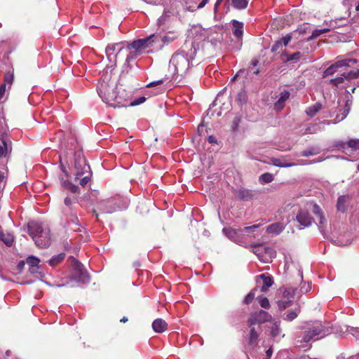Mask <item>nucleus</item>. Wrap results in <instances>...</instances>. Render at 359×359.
Returning a JSON list of instances; mask_svg holds the SVG:
<instances>
[{
	"instance_id": "46",
	"label": "nucleus",
	"mask_w": 359,
	"mask_h": 359,
	"mask_svg": "<svg viewBox=\"0 0 359 359\" xmlns=\"http://www.w3.org/2000/svg\"><path fill=\"white\" fill-rule=\"evenodd\" d=\"M255 290H256V288L253 289L251 292H250L246 295V297H245V299H244V303L245 304H250V303H252V302L253 301V299L255 297Z\"/></svg>"
},
{
	"instance_id": "7",
	"label": "nucleus",
	"mask_w": 359,
	"mask_h": 359,
	"mask_svg": "<svg viewBox=\"0 0 359 359\" xmlns=\"http://www.w3.org/2000/svg\"><path fill=\"white\" fill-rule=\"evenodd\" d=\"M358 62L356 59H344L338 60L334 64L328 67L323 72V77L325 78L328 76H332L337 72H341V69L345 67H351L352 65H355Z\"/></svg>"
},
{
	"instance_id": "35",
	"label": "nucleus",
	"mask_w": 359,
	"mask_h": 359,
	"mask_svg": "<svg viewBox=\"0 0 359 359\" xmlns=\"http://www.w3.org/2000/svg\"><path fill=\"white\" fill-rule=\"evenodd\" d=\"M329 31H330V29H327V28H324V29H315L312 32V34L307 39V41H309L313 40V39H316L317 37H318L320 34L327 33Z\"/></svg>"
},
{
	"instance_id": "55",
	"label": "nucleus",
	"mask_w": 359,
	"mask_h": 359,
	"mask_svg": "<svg viewBox=\"0 0 359 359\" xmlns=\"http://www.w3.org/2000/svg\"><path fill=\"white\" fill-rule=\"evenodd\" d=\"M259 226V224H254L252 226H245L243 229V231L245 232H250V231H254L255 229H257Z\"/></svg>"
},
{
	"instance_id": "13",
	"label": "nucleus",
	"mask_w": 359,
	"mask_h": 359,
	"mask_svg": "<svg viewBox=\"0 0 359 359\" xmlns=\"http://www.w3.org/2000/svg\"><path fill=\"white\" fill-rule=\"evenodd\" d=\"M296 219L303 228L309 227L313 222V219L311 217L309 212L303 210H300L298 212Z\"/></svg>"
},
{
	"instance_id": "22",
	"label": "nucleus",
	"mask_w": 359,
	"mask_h": 359,
	"mask_svg": "<svg viewBox=\"0 0 359 359\" xmlns=\"http://www.w3.org/2000/svg\"><path fill=\"white\" fill-rule=\"evenodd\" d=\"M157 35L159 39L155 42L156 49L161 48L165 43H169L172 42L175 39L174 37H171L169 35H165L163 36H161L158 34Z\"/></svg>"
},
{
	"instance_id": "53",
	"label": "nucleus",
	"mask_w": 359,
	"mask_h": 359,
	"mask_svg": "<svg viewBox=\"0 0 359 359\" xmlns=\"http://www.w3.org/2000/svg\"><path fill=\"white\" fill-rule=\"evenodd\" d=\"M290 95V94L287 90H284L283 92L281 93L280 97H279V99L283 102H285L289 98Z\"/></svg>"
},
{
	"instance_id": "4",
	"label": "nucleus",
	"mask_w": 359,
	"mask_h": 359,
	"mask_svg": "<svg viewBox=\"0 0 359 359\" xmlns=\"http://www.w3.org/2000/svg\"><path fill=\"white\" fill-rule=\"evenodd\" d=\"M97 90L100 97L104 102L113 105L114 107H116L115 103H112V102L121 104V102L118 100V97L116 94L114 86H111L107 82H102L97 87Z\"/></svg>"
},
{
	"instance_id": "39",
	"label": "nucleus",
	"mask_w": 359,
	"mask_h": 359,
	"mask_svg": "<svg viewBox=\"0 0 359 359\" xmlns=\"http://www.w3.org/2000/svg\"><path fill=\"white\" fill-rule=\"evenodd\" d=\"M273 180V176L269 172L264 173L259 177V182L261 184L269 183L272 182Z\"/></svg>"
},
{
	"instance_id": "9",
	"label": "nucleus",
	"mask_w": 359,
	"mask_h": 359,
	"mask_svg": "<svg viewBox=\"0 0 359 359\" xmlns=\"http://www.w3.org/2000/svg\"><path fill=\"white\" fill-rule=\"evenodd\" d=\"M123 42L109 44L107 46L105 53L109 61L116 62L117 57L122 51L126 50Z\"/></svg>"
},
{
	"instance_id": "29",
	"label": "nucleus",
	"mask_w": 359,
	"mask_h": 359,
	"mask_svg": "<svg viewBox=\"0 0 359 359\" xmlns=\"http://www.w3.org/2000/svg\"><path fill=\"white\" fill-rule=\"evenodd\" d=\"M271 164L280 167V168H287V167H292L294 166V163H286L283 159L281 158H271Z\"/></svg>"
},
{
	"instance_id": "30",
	"label": "nucleus",
	"mask_w": 359,
	"mask_h": 359,
	"mask_svg": "<svg viewBox=\"0 0 359 359\" xmlns=\"http://www.w3.org/2000/svg\"><path fill=\"white\" fill-rule=\"evenodd\" d=\"M321 109L322 104L316 102L315 104L307 108L306 113L309 116L313 117Z\"/></svg>"
},
{
	"instance_id": "20",
	"label": "nucleus",
	"mask_w": 359,
	"mask_h": 359,
	"mask_svg": "<svg viewBox=\"0 0 359 359\" xmlns=\"http://www.w3.org/2000/svg\"><path fill=\"white\" fill-rule=\"evenodd\" d=\"M341 148L344 150L351 149V151L359 150V139H351L347 142H343Z\"/></svg>"
},
{
	"instance_id": "42",
	"label": "nucleus",
	"mask_w": 359,
	"mask_h": 359,
	"mask_svg": "<svg viewBox=\"0 0 359 359\" xmlns=\"http://www.w3.org/2000/svg\"><path fill=\"white\" fill-rule=\"evenodd\" d=\"M292 301L291 299L289 300H279L278 301V306L280 310L283 311L286 308L291 306Z\"/></svg>"
},
{
	"instance_id": "41",
	"label": "nucleus",
	"mask_w": 359,
	"mask_h": 359,
	"mask_svg": "<svg viewBox=\"0 0 359 359\" xmlns=\"http://www.w3.org/2000/svg\"><path fill=\"white\" fill-rule=\"evenodd\" d=\"M319 153H320V150L318 149L310 148V149L303 151L302 153V156L308 157L310 156H314V155L318 154Z\"/></svg>"
},
{
	"instance_id": "25",
	"label": "nucleus",
	"mask_w": 359,
	"mask_h": 359,
	"mask_svg": "<svg viewBox=\"0 0 359 359\" xmlns=\"http://www.w3.org/2000/svg\"><path fill=\"white\" fill-rule=\"evenodd\" d=\"M232 25L233 27V33L234 36L237 38H241L243 36V24L241 22L233 20L232 21Z\"/></svg>"
},
{
	"instance_id": "21",
	"label": "nucleus",
	"mask_w": 359,
	"mask_h": 359,
	"mask_svg": "<svg viewBox=\"0 0 359 359\" xmlns=\"http://www.w3.org/2000/svg\"><path fill=\"white\" fill-rule=\"evenodd\" d=\"M283 56L285 57V62H298L302 59L304 57V54L301 52H296L292 54H288L287 52H284L283 53Z\"/></svg>"
},
{
	"instance_id": "23",
	"label": "nucleus",
	"mask_w": 359,
	"mask_h": 359,
	"mask_svg": "<svg viewBox=\"0 0 359 359\" xmlns=\"http://www.w3.org/2000/svg\"><path fill=\"white\" fill-rule=\"evenodd\" d=\"M253 195L251 191L242 188L236 193V197L241 200L248 201L252 198Z\"/></svg>"
},
{
	"instance_id": "36",
	"label": "nucleus",
	"mask_w": 359,
	"mask_h": 359,
	"mask_svg": "<svg viewBox=\"0 0 359 359\" xmlns=\"http://www.w3.org/2000/svg\"><path fill=\"white\" fill-rule=\"evenodd\" d=\"M13 80H14L13 74L11 72H7L4 75L3 84H5L6 86L8 85V88H11V85L13 82Z\"/></svg>"
},
{
	"instance_id": "27",
	"label": "nucleus",
	"mask_w": 359,
	"mask_h": 359,
	"mask_svg": "<svg viewBox=\"0 0 359 359\" xmlns=\"http://www.w3.org/2000/svg\"><path fill=\"white\" fill-rule=\"evenodd\" d=\"M342 4L349 11L353 8L356 11H359V0H343Z\"/></svg>"
},
{
	"instance_id": "43",
	"label": "nucleus",
	"mask_w": 359,
	"mask_h": 359,
	"mask_svg": "<svg viewBox=\"0 0 359 359\" xmlns=\"http://www.w3.org/2000/svg\"><path fill=\"white\" fill-rule=\"evenodd\" d=\"M259 305L264 309H269L270 307V303L267 297H258Z\"/></svg>"
},
{
	"instance_id": "28",
	"label": "nucleus",
	"mask_w": 359,
	"mask_h": 359,
	"mask_svg": "<svg viewBox=\"0 0 359 359\" xmlns=\"http://www.w3.org/2000/svg\"><path fill=\"white\" fill-rule=\"evenodd\" d=\"M283 230L281 223H274L267 226L266 231L269 233L278 234Z\"/></svg>"
},
{
	"instance_id": "18",
	"label": "nucleus",
	"mask_w": 359,
	"mask_h": 359,
	"mask_svg": "<svg viewBox=\"0 0 359 359\" xmlns=\"http://www.w3.org/2000/svg\"><path fill=\"white\" fill-rule=\"evenodd\" d=\"M257 278H260L263 280V285L261 287V292H266L269 288L273 284V278L267 273H263L258 276Z\"/></svg>"
},
{
	"instance_id": "33",
	"label": "nucleus",
	"mask_w": 359,
	"mask_h": 359,
	"mask_svg": "<svg viewBox=\"0 0 359 359\" xmlns=\"http://www.w3.org/2000/svg\"><path fill=\"white\" fill-rule=\"evenodd\" d=\"M313 212L320 218V224H323L325 222V219L323 217L322 210L318 205L314 204L313 208Z\"/></svg>"
},
{
	"instance_id": "63",
	"label": "nucleus",
	"mask_w": 359,
	"mask_h": 359,
	"mask_svg": "<svg viewBox=\"0 0 359 359\" xmlns=\"http://www.w3.org/2000/svg\"><path fill=\"white\" fill-rule=\"evenodd\" d=\"M228 231H229V233H236V232H235V230H234V229H229Z\"/></svg>"
},
{
	"instance_id": "49",
	"label": "nucleus",
	"mask_w": 359,
	"mask_h": 359,
	"mask_svg": "<svg viewBox=\"0 0 359 359\" xmlns=\"http://www.w3.org/2000/svg\"><path fill=\"white\" fill-rule=\"evenodd\" d=\"M236 100L240 104H243L246 102L247 95L246 93L243 91H241L238 93Z\"/></svg>"
},
{
	"instance_id": "19",
	"label": "nucleus",
	"mask_w": 359,
	"mask_h": 359,
	"mask_svg": "<svg viewBox=\"0 0 359 359\" xmlns=\"http://www.w3.org/2000/svg\"><path fill=\"white\" fill-rule=\"evenodd\" d=\"M39 262V259L36 257L30 256L27 258L26 263L29 266L30 273H35L38 271Z\"/></svg>"
},
{
	"instance_id": "5",
	"label": "nucleus",
	"mask_w": 359,
	"mask_h": 359,
	"mask_svg": "<svg viewBox=\"0 0 359 359\" xmlns=\"http://www.w3.org/2000/svg\"><path fill=\"white\" fill-rule=\"evenodd\" d=\"M330 333L328 327L321 323H316L305 332L303 341L304 342H309L311 340H318Z\"/></svg>"
},
{
	"instance_id": "32",
	"label": "nucleus",
	"mask_w": 359,
	"mask_h": 359,
	"mask_svg": "<svg viewBox=\"0 0 359 359\" xmlns=\"http://www.w3.org/2000/svg\"><path fill=\"white\" fill-rule=\"evenodd\" d=\"M65 257V254L64 252L60 253L57 255L53 256L50 259L48 260V264L51 266H55L60 263Z\"/></svg>"
},
{
	"instance_id": "57",
	"label": "nucleus",
	"mask_w": 359,
	"mask_h": 359,
	"mask_svg": "<svg viewBox=\"0 0 359 359\" xmlns=\"http://www.w3.org/2000/svg\"><path fill=\"white\" fill-rule=\"evenodd\" d=\"M209 0H202V1L198 4V8H203L208 3Z\"/></svg>"
},
{
	"instance_id": "56",
	"label": "nucleus",
	"mask_w": 359,
	"mask_h": 359,
	"mask_svg": "<svg viewBox=\"0 0 359 359\" xmlns=\"http://www.w3.org/2000/svg\"><path fill=\"white\" fill-rule=\"evenodd\" d=\"M163 83V80H158V81H153L149 84L147 85V87H153V86H158V85H160Z\"/></svg>"
},
{
	"instance_id": "34",
	"label": "nucleus",
	"mask_w": 359,
	"mask_h": 359,
	"mask_svg": "<svg viewBox=\"0 0 359 359\" xmlns=\"http://www.w3.org/2000/svg\"><path fill=\"white\" fill-rule=\"evenodd\" d=\"M280 321L273 323V325L271 327V335L273 337H276L280 334L281 329L280 327Z\"/></svg>"
},
{
	"instance_id": "16",
	"label": "nucleus",
	"mask_w": 359,
	"mask_h": 359,
	"mask_svg": "<svg viewBox=\"0 0 359 359\" xmlns=\"http://www.w3.org/2000/svg\"><path fill=\"white\" fill-rule=\"evenodd\" d=\"M152 328L156 333H163L168 329V323L162 318H156L152 323Z\"/></svg>"
},
{
	"instance_id": "10",
	"label": "nucleus",
	"mask_w": 359,
	"mask_h": 359,
	"mask_svg": "<svg viewBox=\"0 0 359 359\" xmlns=\"http://www.w3.org/2000/svg\"><path fill=\"white\" fill-rule=\"evenodd\" d=\"M72 266L74 271V275L79 281L83 283H89L90 276L84 269L83 264L77 259L73 258Z\"/></svg>"
},
{
	"instance_id": "48",
	"label": "nucleus",
	"mask_w": 359,
	"mask_h": 359,
	"mask_svg": "<svg viewBox=\"0 0 359 359\" xmlns=\"http://www.w3.org/2000/svg\"><path fill=\"white\" fill-rule=\"evenodd\" d=\"M67 219L72 223L77 224L79 222L78 217L76 216V213L74 211V209L69 212L68 215H65Z\"/></svg>"
},
{
	"instance_id": "3",
	"label": "nucleus",
	"mask_w": 359,
	"mask_h": 359,
	"mask_svg": "<svg viewBox=\"0 0 359 359\" xmlns=\"http://www.w3.org/2000/svg\"><path fill=\"white\" fill-rule=\"evenodd\" d=\"M170 67L174 68V72L176 74L182 76L189 67V60L187 54L184 51L173 54L170 60Z\"/></svg>"
},
{
	"instance_id": "52",
	"label": "nucleus",
	"mask_w": 359,
	"mask_h": 359,
	"mask_svg": "<svg viewBox=\"0 0 359 359\" xmlns=\"http://www.w3.org/2000/svg\"><path fill=\"white\" fill-rule=\"evenodd\" d=\"M282 46V41H280V39L276 41L271 47V52L274 53L277 51Z\"/></svg>"
},
{
	"instance_id": "54",
	"label": "nucleus",
	"mask_w": 359,
	"mask_h": 359,
	"mask_svg": "<svg viewBox=\"0 0 359 359\" xmlns=\"http://www.w3.org/2000/svg\"><path fill=\"white\" fill-rule=\"evenodd\" d=\"M284 103L285 102H283L280 99H278V101L274 104V109L277 111L281 110L284 107Z\"/></svg>"
},
{
	"instance_id": "58",
	"label": "nucleus",
	"mask_w": 359,
	"mask_h": 359,
	"mask_svg": "<svg viewBox=\"0 0 359 359\" xmlns=\"http://www.w3.org/2000/svg\"><path fill=\"white\" fill-rule=\"evenodd\" d=\"M25 262L24 261H21L18 263L17 267L19 271H22L25 266Z\"/></svg>"
},
{
	"instance_id": "38",
	"label": "nucleus",
	"mask_w": 359,
	"mask_h": 359,
	"mask_svg": "<svg viewBox=\"0 0 359 359\" xmlns=\"http://www.w3.org/2000/svg\"><path fill=\"white\" fill-rule=\"evenodd\" d=\"M92 176V172L90 171L89 173L87 172L86 174H83L82 177H80L78 180H79V184L82 187H85L88 184V183L90 181Z\"/></svg>"
},
{
	"instance_id": "60",
	"label": "nucleus",
	"mask_w": 359,
	"mask_h": 359,
	"mask_svg": "<svg viewBox=\"0 0 359 359\" xmlns=\"http://www.w3.org/2000/svg\"><path fill=\"white\" fill-rule=\"evenodd\" d=\"M128 320V318L124 316L123 317L121 320H120V322L121 323H126L127 321Z\"/></svg>"
},
{
	"instance_id": "64",
	"label": "nucleus",
	"mask_w": 359,
	"mask_h": 359,
	"mask_svg": "<svg viewBox=\"0 0 359 359\" xmlns=\"http://www.w3.org/2000/svg\"><path fill=\"white\" fill-rule=\"evenodd\" d=\"M257 63H258V61H257V60H255V61H253V62H252V65H253L254 66H256V65H257Z\"/></svg>"
},
{
	"instance_id": "31",
	"label": "nucleus",
	"mask_w": 359,
	"mask_h": 359,
	"mask_svg": "<svg viewBox=\"0 0 359 359\" xmlns=\"http://www.w3.org/2000/svg\"><path fill=\"white\" fill-rule=\"evenodd\" d=\"M249 0H231V4L237 10H243L248 7Z\"/></svg>"
},
{
	"instance_id": "40",
	"label": "nucleus",
	"mask_w": 359,
	"mask_h": 359,
	"mask_svg": "<svg viewBox=\"0 0 359 359\" xmlns=\"http://www.w3.org/2000/svg\"><path fill=\"white\" fill-rule=\"evenodd\" d=\"M146 100V97H140L132 102H126L125 104H123L121 107H128V106H137V105H139L143 102H144Z\"/></svg>"
},
{
	"instance_id": "51",
	"label": "nucleus",
	"mask_w": 359,
	"mask_h": 359,
	"mask_svg": "<svg viewBox=\"0 0 359 359\" xmlns=\"http://www.w3.org/2000/svg\"><path fill=\"white\" fill-rule=\"evenodd\" d=\"M350 109H351V104L347 101L346 102V104H345L344 109V111L342 113V116L341 118V120H343L348 115V114L350 111Z\"/></svg>"
},
{
	"instance_id": "50",
	"label": "nucleus",
	"mask_w": 359,
	"mask_h": 359,
	"mask_svg": "<svg viewBox=\"0 0 359 359\" xmlns=\"http://www.w3.org/2000/svg\"><path fill=\"white\" fill-rule=\"evenodd\" d=\"M291 40H292V35L290 34H286L285 36H284L283 37H282L280 39V41H282V45L285 46H287Z\"/></svg>"
},
{
	"instance_id": "14",
	"label": "nucleus",
	"mask_w": 359,
	"mask_h": 359,
	"mask_svg": "<svg viewBox=\"0 0 359 359\" xmlns=\"http://www.w3.org/2000/svg\"><path fill=\"white\" fill-rule=\"evenodd\" d=\"M250 330L248 337V346L252 348L257 347L258 344V339L261 333V328L259 327L257 330L255 327H250Z\"/></svg>"
},
{
	"instance_id": "44",
	"label": "nucleus",
	"mask_w": 359,
	"mask_h": 359,
	"mask_svg": "<svg viewBox=\"0 0 359 359\" xmlns=\"http://www.w3.org/2000/svg\"><path fill=\"white\" fill-rule=\"evenodd\" d=\"M294 291L295 290L292 288H285L283 291V297L286 298L287 300L291 299L294 297Z\"/></svg>"
},
{
	"instance_id": "1",
	"label": "nucleus",
	"mask_w": 359,
	"mask_h": 359,
	"mask_svg": "<svg viewBox=\"0 0 359 359\" xmlns=\"http://www.w3.org/2000/svg\"><path fill=\"white\" fill-rule=\"evenodd\" d=\"M28 232L38 247L46 248L50 245V230L43 229L39 222L34 221L29 222Z\"/></svg>"
},
{
	"instance_id": "62",
	"label": "nucleus",
	"mask_w": 359,
	"mask_h": 359,
	"mask_svg": "<svg viewBox=\"0 0 359 359\" xmlns=\"http://www.w3.org/2000/svg\"><path fill=\"white\" fill-rule=\"evenodd\" d=\"M93 214L96 216L97 218H98V214L95 210H93Z\"/></svg>"
},
{
	"instance_id": "61",
	"label": "nucleus",
	"mask_w": 359,
	"mask_h": 359,
	"mask_svg": "<svg viewBox=\"0 0 359 359\" xmlns=\"http://www.w3.org/2000/svg\"><path fill=\"white\" fill-rule=\"evenodd\" d=\"M222 1L223 0H217L215 5V8H217L219 5H220Z\"/></svg>"
},
{
	"instance_id": "11",
	"label": "nucleus",
	"mask_w": 359,
	"mask_h": 359,
	"mask_svg": "<svg viewBox=\"0 0 359 359\" xmlns=\"http://www.w3.org/2000/svg\"><path fill=\"white\" fill-rule=\"evenodd\" d=\"M359 77V69L349 71V72H343L340 76H337L334 79H332L330 80V83L332 84L334 86H339L341 83H344L345 80H350L352 79H356Z\"/></svg>"
},
{
	"instance_id": "37",
	"label": "nucleus",
	"mask_w": 359,
	"mask_h": 359,
	"mask_svg": "<svg viewBox=\"0 0 359 359\" xmlns=\"http://www.w3.org/2000/svg\"><path fill=\"white\" fill-rule=\"evenodd\" d=\"M299 313H300L299 308H297L294 311H288L287 314L284 318V320H287V321H292V320H294L298 316Z\"/></svg>"
},
{
	"instance_id": "17",
	"label": "nucleus",
	"mask_w": 359,
	"mask_h": 359,
	"mask_svg": "<svg viewBox=\"0 0 359 359\" xmlns=\"http://www.w3.org/2000/svg\"><path fill=\"white\" fill-rule=\"evenodd\" d=\"M77 203V198L76 197L67 196L65 198L64 203L65 207L62 208V212L65 215H68L69 212H71L74 209V205Z\"/></svg>"
},
{
	"instance_id": "24",
	"label": "nucleus",
	"mask_w": 359,
	"mask_h": 359,
	"mask_svg": "<svg viewBox=\"0 0 359 359\" xmlns=\"http://www.w3.org/2000/svg\"><path fill=\"white\" fill-rule=\"evenodd\" d=\"M8 174V170L5 165L0 168V189H4L6 184Z\"/></svg>"
},
{
	"instance_id": "59",
	"label": "nucleus",
	"mask_w": 359,
	"mask_h": 359,
	"mask_svg": "<svg viewBox=\"0 0 359 359\" xmlns=\"http://www.w3.org/2000/svg\"><path fill=\"white\" fill-rule=\"evenodd\" d=\"M208 142H209L210 143L215 142H216V140H215V137L214 136H212V135H211V136H209V137H208Z\"/></svg>"
},
{
	"instance_id": "2",
	"label": "nucleus",
	"mask_w": 359,
	"mask_h": 359,
	"mask_svg": "<svg viewBox=\"0 0 359 359\" xmlns=\"http://www.w3.org/2000/svg\"><path fill=\"white\" fill-rule=\"evenodd\" d=\"M157 34H151L144 39H140L134 41L128 45L127 49H135L136 53L152 52L156 50L155 42L158 39Z\"/></svg>"
},
{
	"instance_id": "12",
	"label": "nucleus",
	"mask_w": 359,
	"mask_h": 359,
	"mask_svg": "<svg viewBox=\"0 0 359 359\" xmlns=\"http://www.w3.org/2000/svg\"><path fill=\"white\" fill-rule=\"evenodd\" d=\"M12 151V142L6 136H0V160L8 158Z\"/></svg>"
},
{
	"instance_id": "26",
	"label": "nucleus",
	"mask_w": 359,
	"mask_h": 359,
	"mask_svg": "<svg viewBox=\"0 0 359 359\" xmlns=\"http://www.w3.org/2000/svg\"><path fill=\"white\" fill-rule=\"evenodd\" d=\"M0 240L2 241L7 246L11 247L14 242V236L11 233H5L0 231Z\"/></svg>"
},
{
	"instance_id": "15",
	"label": "nucleus",
	"mask_w": 359,
	"mask_h": 359,
	"mask_svg": "<svg viewBox=\"0 0 359 359\" xmlns=\"http://www.w3.org/2000/svg\"><path fill=\"white\" fill-rule=\"evenodd\" d=\"M351 197L348 195H342L338 197L337 209L338 211L345 212L349 205Z\"/></svg>"
},
{
	"instance_id": "45",
	"label": "nucleus",
	"mask_w": 359,
	"mask_h": 359,
	"mask_svg": "<svg viewBox=\"0 0 359 359\" xmlns=\"http://www.w3.org/2000/svg\"><path fill=\"white\" fill-rule=\"evenodd\" d=\"M65 187L68 189L71 192L76 194L79 192V188L73 184L72 183L67 181L64 182Z\"/></svg>"
},
{
	"instance_id": "8",
	"label": "nucleus",
	"mask_w": 359,
	"mask_h": 359,
	"mask_svg": "<svg viewBox=\"0 0 359 359\" xmlns=\"http://www.w3.org/2000/svg\"><path fill=\"white\" fill-rule=\"evenodd\" d=\"M272 320V316L267 311L264 310H259L258 311L251 313L248 320V325L249 327H252L256 324H262L266 322H271Z\"/></svg>"
},
{
	"instance_id": "6",
	"label": "nucleus",
	"mask_w": 359,
	"mask_h": 359,
	"mask_svg": "<svg viewBox=\"0 0 359 359\" xmlns=\"http://www.w3.org/2000/svg\"><path fill=\"white\" fill-rule=\"evenodd\" d=\"M74 168L75 180L80 179L83 174L89 173L90 170V165L87 163L86 159L82 151H78L74 153Z\"/></svg>"
},
{
	"instance_id": "47",
	"label": "nucleus",
	"mask_w": 359,
	"mask_h": 359,
	"mask_svg": "<svg viewBox=\"0 0 359 359\" xmlns=\"http://www.w3.org/2000/svg\"><path fill=\"white\" fill-rule=\"evenodd\" d=\"M311 289V284L310 283H302L300 285V292L302 294H307Z\"/></svg>"
}]
</instances>
